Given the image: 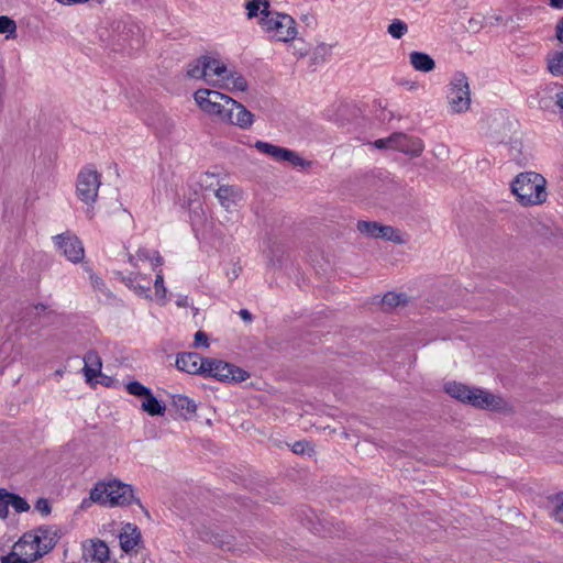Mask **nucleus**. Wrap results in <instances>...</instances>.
<instances>
[{"mask_svg": "<svg viewBox=\"0 0 563 563\" xmlns=\"http://www.w3.org/2000/svg\"><path fill=\"white\" fill-rule=\"evenodd\" d=\"M141 408L150 416H163L166 409L152 391L150 393V396L142 399Z\"/></svg>", "mask_w": 563, "mask_h": 563, "instance_id": "nucleus-26", "label": "nucleus"}, {"mask_svg": "<svg viewBox=\"0 0 563 563\" xmlns=\"http://www.w3.org/2000/svg\"><path fill=\"white\" fill-rule=\"evenodd\" d=\"M548 181L539 173L522 172L510 184L511 194L522 207L543 205L548 199Z\"/></svg>", "mask_w": 563, "mask_h": 563, "instance_id": "nucleus-4", "label": "nucleus"}, {"mask_svg": "<svg viewBox=\"0 0 563 563\" xmlns=\"http://www.w3.org/2000/svg\"><path fill=\"white\" fill-rule=\"evenodd\" d=\"M35 547L44 554H48L57 544L60 533L54 526H41L27 532Z\"/></svg>", "mask_w": 563, "mask_h": 563, "instance_id": "nucleus-15", "label": "nucleus"}, {"mask_svg": "<svg viewBox=\"0 0 563 563\" xmlns=\"http://www.w3.org/2000/svg\"><path fill=\"white\" fill-rule=\"evenodd\" d=\"M9 515L8 492L0 488V518L5 519Z\"/></svg>", "mask_w": 563, "mask_h": 563, "instance_id": "nucleus-36", "label": "nucleus"}, {"mask_svg": "<svg viewBox=\"0 0 563 563\" xmlns=\"http://www.w3.org/2000/svg\"><path fill=\"white\" fill-rule=\"evenodd\" d=\"M125 388L130 395H133L141 399L145 398L146 396H150V393L152 391L150 388H147L146 386L136 380L129 382L125 385Z\"/></svg>", "mask_w": 563, "mask_h": 563, "instance_id": "nucleus-30", "label": "nucleus"}, {"mask_svg": "<svg viewBox=\"0 0 563 563\" xmlns=\"http://www.w3.org/2000/svg\"><path fill=\"white\" fill-rule=\"evenodd\" d=\"M84 558L96 563H107L110 559L108 544L100 539H90L82 544Z\"/></svg>", "mask_w": 563, "mask_h": 563, "instance_id": "nucleus-18", "label": "nucleus"}, {"mask_svg": "<svg viewBox=\"0 0 563 563\" xmlns=\"http://www.w3.org/2000/svg\"><path fill=\"white\" fill-rule=\"evenodd\" d=\"M410 302V297L406 292L388 291L383 296L382 303L387 309L406 307Z\"/></svg>", "mask_w": 563, "mask_h": 563, "instance_id": "nucleus-25", "label": "nucleus"}, {"mask_svg": "<svg viewBox=\"0 0 563 563\" xmlns=\"http://www.w3.org/2000/svg\"><path fill=\"white\" fill-rule=\"evenodd\" d=\"M9 506H12L16 512H25L30 509L27 501L19 495L8 493Z\"/></svg>", "mask_w": 563, "mask_h": 563, "instance_id": "nucleus-33", "label": "nucleus"}, {"mask_svg": "<svg viewBox=\"0 0 563 563\" xmlns=\"http://www.w3.org/2000/svg\"><path fill=\"white\" fill-rule=\"evenodd\" d=\"M91 282H92L93 286H95L96 288H98V289H102V288H103V286H104V284H103V282H102V279H101L100 277H98V276H93V275H92V276H91Z\"/></svg>", "mask_w": 563, "mask_h": 563, "instance_id": "nucleus-42", "label": "nucleus"}, {"mask_svg": "<svg viewBox=\"0 0 563 563\" xmlns=\"http://www.w3.org/2000/svg\"><path fill=\"white\" fill-rule=\"evenodd\" d=\"M0 34H5L7 38H13L16 35V24L14 20L7 15L0 16Z\"/></svg>", "mask_w": 563, "mask_h": 563, "instance_id": "nucleus-29", "label": "nucleus"}, {"mask_svg": "<svg viewBox=\"0 0 563 563\" xmlns=\"http://www.w3.org/2000/svg\"><path fill=\"white\" fill-rule=\"evenodd\" d=\"M254 146L257 151L272 157L276 162H288L290 165L301 168H308L311 166V162L306 161L295 151L264 141H256Z\"/></svg>", "mask_w": 563, "mask_h": 563, "instance_id": "nucleus-13", "label": "nucleus"}, {"mask_svg": "<svg viewBox=\"0 0 563 563\" xmlns=\"http://www.w3.org/2000/svg\"><path fill=\"white\" fill-rule=\"evenodd\" d=\"M299 42H300V43H299V44H300V46L296 48V54H297L299 57H305V56H307V54H308V49H307V47H306V45H305L303 41H301V40H300Z\"/></svg>", "mask_w": 563, "mask_h": 563, "instance_id": "nucleus-41", "label": "nucleus"}, {"mask_svg": "<svg viewBox=\"0 0 563 563\" xmlns=\"http://www.w3.org/2000/svg\"><path fill=\"white\" fill-rule=\"evenodd\" d=\"M291 451L295 454L308 455V456H311L316 453L313 444L306 440H300V441L295 442L291 445Z\"/></svg>", "mask_w": 563, "mask_h": 563, "instance_id": "nucleus-31", "label": "nucleus"}, {"mask_svg": "<svg viewBox=\"0 0 563 563\" xmlns=\"http://www.w3.org/2000/svg\"><path fill=\"white\" fill-rule=\"evenodd\" d=\"M194 345L196 347H199V346H203L206 349L209 347V342H208L207 334L205 332H202V331L196 332Z\"/></svg>", "mask_w": 563, "mask_h": 563, "instance_id": "nucleus-38", "label": "nucleus"}, {"mask_svg": "<svg viewBox=\"0 0 563 563\" xmlns=\"http://www.w3.org/2000/svg\"><path fill=\"white\" fill-rule=\"evenodd\" d=\"M555 104L561 111H563V86H561L559 91L555 93Z\"/></svg>", "mask_w": 563, "mask_h": 563, "instance_id": "nucleus-39", "label": "nucleus"}, {"mask_svg": "<svg viewBox=\"0 0 563 563\" xmlns=\"http://www.w3.org/2000/svg\"><path fill=\"white\" fill-rule=\"evenodd\" d=\"M35 509L44 516H48L52 511L51 505L46 498H38L35 504Z\"/></svg>", "mask_w": 563, "mask_h": 563, "instance_id": "nucleus-37", "label": "nucleus"}, {"mask_svg": "<svg viewBox=\"0 0 563 563\" xmlns=\"http://www.w3.org/2000/svg\"><path fill=\"white\" fill-rule=\"evenodd\" d=\"M90 501L107 507H128L133 504L141 506L133 486L118 478L97 482L90 489Z\"/></svg>", "mask_w": 563, "mask_h": 563, "instance_id": "nucleus-3", "label": "nucleus"}, {"mask_svg": "<svg viewBox=\"0 0 563 563\" xmlns=\"http://www.w3.org/2000/svg\"><path fill=\"white\" fill-rule=\"evenodd\" d=\"M409 60L411 66L418 71L429 73L435 67L432 57L422 52H411L409 54Z\"/></svg>", "mask_w": 563, "mask_h": 563, "instance_id": "nucleus-24", "label": "nucleus"}, {"mask_svg": "<svg viewBox=\"0 0 563 563\" xmlns=\"http://www.w3.org/2000/svg\"><path fill=\"white\" fill-rule=\"evenodd\" d=\"M101 185L100 175L93 169H82L77 177L76 196L77 198L91 207L98 197V191Z\"/></svg>", "mask_w": 563, "mask_h": 563, "instance_id": "nucleus-12", "label": "nucleus"}, {"mask_svg": "<svg viewBox=\"0 0 563 563\" xmlns=\"http://www.w3.org/2000/svg\"><path fill=\"white\" fill-rule=\"evenodd\" d=\"M231 99L230 96L209 88H199L194 93L197 107L217 122H221L222 113H224Z\"/></svg>", "mask_w": 563, "mask_h": 563, "instance_id": "nucleus-8", "label": "nucleus"}, {"mask_svg": "<svg viewBox=\"0 0 563 563\" xmlns=\"http://www.w3.org/2000/svg\"><path fill=\"white\" fill-rule=\"evenodd\" d=\"M172 406L185 420L191 419L197 412L196 402L185 395H174L172 397Z\"/></svg>", "mask_w": 563, "mask_h": 563, "instance_id": "nucleus-22", "label": "nucleus"}, {"mask_svg": "<svg viewBox=\"0 0 563 563\" xmlns=\"http://www.w3.org/2000/svg\"><path fill=\"white\" fill-rule=\"evenodd\" d=\"M13 547L14 550L19 551L29 563H34L44 556V554L35 547L33 539H31V536H29L27 532L14 542Z\"/></svg>", "mask_w": 563, "mask_h": 563, "instance_id": "nucleus-20", "label": "nucleus"}, {"mask_svg": "<svg viewBox=\"0 0 563 563\" xmlns=\"http://www.w3.org/2000/svg\"><path fill=\"white\" fill-rule=\"evenodd\" d=\"M555 33H556V38L560 42H563V16L560 19V21L556 24Z\"/></svg>", "mask_w": 563, "mask_h": 563, "instance_id": "nucleus-40", "label": "nucleus"}, {"mask_svg": "<svg viewBox=\"0 0 563 563\" xmlns=\"http://www.w3.org/2000/svg\"><path fill=\"white\" fill-rule=\"evenodd\" d=\"M356 230L368 239H380L397 245H402L407 242L406 235L398 229L377 221H358L356 223Z\"/></svg>", "mask_w": 563, "mask_h": 563, "instance_id": "nucleus-10", "label": "nucleus"}, {"mask_svg": "<svg viewBox=\"0 0 563 563\" xmlns=\"http://www.w3.org/2000/svg\"><path fill=\"white\" fill-rule=\"evenodd\" d=\"M446 101L453 114L465 113L470 110L472 103L471 88L468 78L464 73H456L451 78L448 86Z\"/></svg>", "mask_w": 563, "mask_h": 563, "instance_id": "nucleus-6", "label": "nucleus"}, {"mask_svg": "<svg viewBox=\"0 0 563 563\" xmlns=\"http://www.w3.org/2000/svg\"><path fill=\"white\" fill-rule=\"evenodd\" d=\"M92 501H90V498L88 500H84L82 504H81V507L85 508V507H88L90 506Z\"/></svg>", "mask_w": 563, "mask_h": 563, "instance_id": "nucleus-45", "label": "nucleus"}, {"mask_svg": "<svg viewBox=\"0 0 563 563\" xmlns=\"http://www.w3.org/2000/svg\"><path fill=\"white\" fill-rule=\"evenodd\" d=\"M247 11V18L253 19L260 13L262 16L269 13V1L268 0H249L245 4Z\"/></svg>", "mask_w": 563, "mask_h": 563, "instance_id": "nucleus-27", "label": "nucleus"}, {"mask_svg": "<svg viewBox=\"0 0 563 563\" xmlns=\"http://www.w3.org/2000/svg\"><path fill=\"white\" fill-rule=\"evenodd\" d=\"M240 317L242 318V320H244L245 322H251L252 321V314L249 310L246 309H242L240 310Z\"/></svg>", "mask_w": 563, "mask_h": 563, "instance_id": "nucleus-43", "label": "nucleus"}, {"mask_svg": "<svg viewBox=\"0 0 563 563\" xmlns=\"http://www.w3.org/2000/svg\"><path fill=\"white\" fill-rule=\"evenodd\" d=\"M84 374L87 379V382H91L96 377H98L101 373V358L95 351H89L84 356Z\"/></svg>", "mask_w": 563, "mask_h": 563, "instance_id": "nucleus-23", "label": "nucleus"}, {"mask_svg": "<svg viewBox=\"0 0 563 563\" xmlns=\"http://www.w3.org/2000/svg\"><path fill=\"white\" fill-rule=\"evenodd\" d=\"M1 563H29L19 551L12 545L11 551L7 555L0 558Z\"/></svg>", "mask_w": 563, "mask_h": 563, "instance_id": "nucleus-34", "label": "nucleus"}, {"mask_svg": "<svg viewBox=\"0 0 563 563\" xmlns=\"http://www.w3.org/2000/svg\"><path fill=\"white\" fill-rule=\"evenodd\" d=\"M551 516L555 522L563 526V496L556 497Z\"/></svg>", "mask_w": 563, "mask_h": 563, "instance_id": "nucleus-35", "label": "nucleus"}, {"mask_svg": "<svg viewBox=\"0 0 563 563\" xmlns=\"http://www.w3.org/2000/svg\"><path fill=\"white\" fill-rule=\"evenodd\" d=\"M467 405L506 416L514 415L516 411L515 406L507 398L481 387H473Z\"/></svg>", "mask_w": 563, "mask_h": 563, "instance_id": "nucleus-7", "label": "nucleus"}, {"mask_svg": "<svg viewBox=\"0 0 563 563\" xmlns=\"http://www.w3.org/2000/svg\"><path fill=\"white\" fill-rule=\"evenodd\" d=\"M186 75L230 92H245L249 89L247 80L239 71L230 68L227 60L217 53L201 55L189 63Z\"/></svg>", "mask_w": 563, "mask_h": 563, "instance_id": "nucleus-2", "label": "nucleus"}, {"mask_svg": "<svg viewBox=\"0 0 563 563\" xmlns=\"http://www.w3.org/2000/svg\"><path fill=\"white\" fill-rule=\"evenodd\" d=\"M473 387L456 380L443 384V390L448 396L465 405L468 404Z\"/></svg>", "mask_w": 563, "mask_h": 563, "instance_id": "nucleus-21", "label": "nucleus"}, {"mask_svg": "<svg viewBox=\"0 0 563 563\" xmlns=\"http://www.w3.org/2000/svg\"><path fill=\"white\" fill-rule=\"evenodd\" d=\"M550 5L555 9H563V0H549Z\"/></svg>", "mask_w": 563, "mask_h": 563, "instance_id": "nucleus-44", "label": "nucleus"}, {"mask_svg": "<svg viewBox=\"0 0 563 563\" xmlns=\"http://www.w3.org/2000/svg\"><path fill=\"white\" fill-rule=\"evenodd\" d=\"M407 31H408L407 24L398 19L394 20L388 25V33L394 38H401L407 33Z\"/></svg>", "mask_w": 563, "mask_h": 563, "instance_id": "nucleus-32", "label": "nucleus"}, {"mask_svg": "<svg viewBox=\"0 0 563 563\" xmlns=\"http://www.w3.org/2000/svg\"><path fill=\"white\" fill-rule=\"evenodd\" d=\"M220 123L247 130L254 123V114L250 112L245 106L232 98L228 103L224 113H222Z\"/></svg>", "mask_w": 563, "mask_h": 563, "instance_id": "nucleus-14", "label": "nucleus"}, {"mask_svg": "<svg viewBox=\"0 0 563 563\" xmlns=\"http://www.w3.org/2000/svg\"><path fill=\"white\" fill-rule=\"evenodd\" d=\"M205 367V376L222 382H244L250 377L246 371L221 360L206 357Z\"/></svg>", "mask_w": 563, "mask_h": 563, "instance_id": "nucleus-11", "label": "nucleus"}, {"mask_svg": "<svg viewBox=\"0 0 563 563\" xmlns=\"http://www.w3.org/2000/svg\"><path fill=\"white\" fill-rule=\"evenodd\" d=\"M162 264L163 258L157 252L139 250L135 254L130 255L122 282L135 295L144 298H150L151 286L154 283L157 299H164L166 288L164 286L163 273L158 269Z\"/></svg>", "mask_w": 563, "mask_h": 563, "instance_id": "nucleus-1", "label": "nucleus"}, {"mask_svg": "<svg viewBox=\"0 0 563 563\" xmlns=\"http://www.w3.org/2000/svg\"><path fill=\"white\" fill-rule=\"evenodd\" d=\"M547 69L555 77L563 76V53L553 52L547 57Z\"/></svg>", "mask_w": 563, "mask_h": 563, "instance_id": "nucleus-28", "label": "nucleus"}, {"mask_svg": "<svg viewBox=\"0 0 563 563\" xmlns=\"http://www.w3.org/2000/svg\"><path fill=\"white\" fill-rule=\"evenodd\" d=\"M216 197L227 211H232L242 200V191L235 186L223 185L216 190Z\"/></svg>", "mask_w": 563, "mask_h": 563, "instance_id": "nucleus-19", "label": "nucleus"}, {"mask_svg": "<svg viewBox=\"0 0 563 563\" xmlns=\"http://www.w3.org/2000/svg\"><path fill=\"white\" fill-rule=\"evenodd\" d=\"M262 30L275 41L289 43L297 37V23L288 14L271 12L260 20Z\"/></svg>", "mask_w": 563, "mask_h": 563, "instance_id": "nucleus-5", "label": "nucleus"}, {"mask_svg": "<svg viewBox=\"0 0 563 563\" xmlns=\"http://www.w3.org/2000/svg\"><path fill=\"white\" fill-rule=\"evenodd\" d=\"M205 358L194 352L180 353L176 357V366L179 371L191 374V375H203Z\"/></svg>", "mask_w": 563, "mask_h": 563, "instance_id": "nucleus-17", "label": "nucleus"}, {"mask_svg": "<svg viewBox=\"0 0 563 563\" xmlns=\"http://www.w3.org/2000/svg\"><path fill=\"white\" fill-rule=\"evenodd\" d=\"M374 146L379 150H395L411 157H418L424 150L423 142L402 132H395L388 137L376 140Z\"/></svg>", "mask_w": 563, "mask_h": 563, "instance_id": "nucleus-9", "label": "nucleus"}, {"mask_svg": "<svg viewBox=\"0 0 563 563\" xmlns=\"http://www.w3.org/2000/svg\"><path fill=\"white\" fill-rule=\"evenodd\" d=\"M55 243L63 254L74 263L82 261L85 250L81 241L74 234L66 232L55 236Z\"/></svg>", "mask_w": 563, "mask_h": 563, "instance_id": "nucleus-16", "label": "nucleus"}]
</instances>
